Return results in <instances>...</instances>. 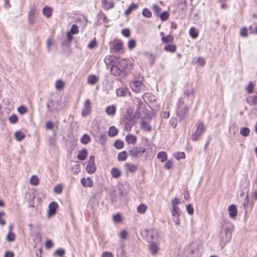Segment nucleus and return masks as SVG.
Wrapping results in <instances>:
<instances>
[{"mask_svg": "<svg viewBox=\"0 0 257 257\" xmlns=\"http://www.w3.org/2000/svg\"><path fill=\"white\" fill-rule=\"evenodd\" d=\"M106 65H111L110 71L114 75L118 76L124 72L127 67L125 59H120L113 55H107L104 59Z\"/></svg>", "mask_w": 257, "mask_h": 257, "instance_id": "nucleus-1", "label": "nucleus"}, {"mask_svg": "<svg viewBox=\"0 0 257 257\" xmlns=\"http://www.w3.org/2000/svg\"><path fill=\"white\" fill-rule=\"evenodd\" d=\"M231 225H226L222 227L220 233V239L221 242L225 244L229 242L232 236Z\"/></svg>", "mask_w": 257, "mask_h": 257, "instance_id": "nucleus-2", "label": "nucleus"}, {"mask_svg": "<svg viewBox=\"0 0 257 257\" xmlns=\"http://www.w3.org/2000/svg\"><path fill=\"white\" fill-rule=\"evenodd\" d=\"M188 111V107L185 104L183 98H180L178 100V108L176 110L178 116L180 118H184Z\"/></svg>", "mask_w": 257, "mask_h": 257, "instance_id": "nucleus-3", "label": "nucleus"}, {"mask_svg": "<svg viewBox=\"0 0 257 257\" xmlns=\"http://www.w3.org/2000/svg\"><path fill=\"white\" fill-rule=\"evenodd\" d=\"M196 125V131L191 136V139L193 141L198 140L206 130V127L202 122H198Z\"/></svg>", "mask_w": 257, "mask_h": 257, "instance_id": "nucleus-4", "label": "nucleus"}, {"mask_svg": "<svg viewBox=\"0 0 257 257\" xmlns=\"http://www.w3.org/2000/svg\"><path fill=\"white\" fill-rule=\"evenodd\" d=\"M132 90L135 92H141L145 90V86L142 80H134L130 83Z\"/></svg>", "mask_w": 257, "mask_h": 257, "instance_id": "nucleus-5", "label": "nucleus"}, {"mask_svg": "<svg viewBox=\"0 0 257 257\" xmlns=\"http://www.w3.org/2000/svg\"><path fill=\"white\" fill-rule=\"evenodd\" d=\"M38 15V12L37 7L31 6L28 14V22L29 24L33 25L36 22V18Z\"/></svg>", "mask_w": 257, "mask_h": 257, "instance_id": "nucleus-6", "label": "nucleus"}, {"mask_svg": "<svg viewBox=\"0 0 257 257\" xmlns=\"http://www.w3.org/2000/svg\"><path fill=\"white\" fill-rule=\"evenodd\" d=\"M140 117V114L138 113L136 110V112H134L133 109L129 108L127 109L126 113L125 114L123 118V120L135 122L136 118H138Z\"/></svg>", "mask_w": 257, "mask_h": 257, "instance_id": "nucleus-7", "label": "nucleus"}, {"mask_svg": "<svg viewBox=\"0 0 257 257\" xmlns=\"http://www.w3.org/2000/svg\"><path fill=\"white\" fill-rule=\"evenodd\" d=\"M95 157L93 156L89 157L88 164L86 166V171L89 174H92L96 171V166L94 163Z\"/></svg>", "mask_w": 257, "mask_h": 257, "instance_id": "nucleus-8", "label": "nucleus"}, {"mask_svg": "<svg viewBox=\"0 0 257 257\" xmlns=\"http://www.w3.org/2000/svg\"><path fill=\"white\" fill-rule=\"evenodd\" d=\"M146 151L145 149L142 148H134L129 152L130 155L134 158H139L142 156V154Z\"/></svg>", "mask_w": 257, "mask_h": 257, "instance_id": "nucleus-9", "label": "nucleus"}, {"mask_svg": "<svg viewBox=\"0 0 257 257\" xmlns=\"http://www.w3.org/2000/svg\"><path fill=\"white\" fill-rule=\"evenodd\" d=\"M146 232L147 233L148 237L153 241L157 240L159 237V232L157 229H147Z\"/></svg>", "mask_w": 257, "mask_h": 257, "instance_id": "nucleus-10", "label": "nucleus"}, {"mask_svg": "<svg viewBox=\"0 0 257 257\" xmlns=\"http://www.w3.org/2000/svg\"><path fill=\"white\" fill-rule=\"evenodd\" d=\"M149 250L153 255H156L160 250L159 244L155 241L151 242L149 245Z\"/></svg>", "mask_w": 257, "mask_h": 257, "instance_id": "nucleus-11", "label": "nucleus"}, {"mask_svg": "<svg viewBox=\"0 0 257 257\" xmlns=\"http://www.w3.org/2000/svg\"><path fill=\"white\" fill-rule=\"evenodd\" d=\"M91 102L89 100L87 99L85 102L84 108L82 111V115L85 117L89 114L91 111Z\"/></svg>", "mask_w": 257, "mask_h": 257, "instance_id": "nucleus-12", "label": "nucleus"}, {"mask_svg": "<svg viewBox=\"0 0 257 257\" xmlns=\"http://www.w3.org/2000/svg\"><path fill=\"white\" fill-rule=\"evenodd\" d=\"M143 99L146 102L152 103L156 101V97L151 93H147L144 94Z\"/></svg>", "mask_w": 257, "mask_h": 257, "instance_id": "nucleus-13", "label": "nucleus"}, {"mask_svg": "<svg viewBox=\"0 0 257 257\" xmlns=\"http://www.w3.org/2000/svg\"><path fill=\"white\" fill-rule=\"evenodd\" d=\"M58 207V205L56 202H51L49 205L48 215L50 216L51 215L55 214L56 213Z\"/></svg>", "mask_w": 257, "mask_h": 257, "instance_id": "nucleus-14", "label": "nucleus"}, {"mask_svg": "<svg viewBox=\"0 0 257 257\" xmlns=\"http://www.w3.org/2000/svg\"><path fill=\"white\" fill-rule=\"evenodd\" d=\"M81 183L84 187H91L93 185V181L90 177L82 178L81 179Z\"/></svg>", "mask_w": 257, "mask_h": 257, "instance_id": "nucleus-15", "label": "nucleus"}, {"mask_svg": "<svg viewBox=\"0 0 257 257\" xmlns=\"http://www.w3.org/2000/svg\"><path fill=\"white\" fill-rule=\"evenodd\" d=\"M228 211L229 212V216L231 218H234L237 213V210L236 206L232 204L230 205L228 207Z\"/></svg>", "mask_w": 257, "mask_h": 257, "instance_id": "nucleus-16", "label": "nucleus"}, {"mask_svg": "<svg viewBox=\"0 0 257 257\" xmlns=\"http://www.w3.org/2000/svg\"><path fill=\"white\" fill-rule=\"evenodd\" d=\"M124 168L126 172H134L137 170L138 166L130 163H126L124 165Z\"/></svg>", "mask_w": 257, "mask_h": 257, "instance_id": "nucleus-17", "label": "nucleus"}, {"mask_svg": "<svg viewBox=\"0 0 257 257\" xmlns=\"http://www.w3.org/2000/svg\"><path fill=\"white\" fill-rule=\"evenodd\" d=\"M53 9L50 7L45 6L43 8L42 13L47 18L51 17Z\"/></svg>", "mask_w": 257, "mask_h": 257, "instance_id": "nucleus-18", "label": "nucleus"}, {"mask_svg": "<svg viewBox=\"0 0 257 257\" xmlns=\"http://www.w3.org/2000/svg\"><path fill=\"white\" fill-rule=\"evenodd\" d=\"M77 23H79L83 27L86 26L87 20L84 15H79L77 18Z\"/></svg>", "mask_w": 257, "mask_h": 257, "instance_id": "nucleus-19", "label": "nucleus"}, {"mask_svg": "<svg viewBox=\"0 0 257 257\" xmlns=\"http://www.w3.org/2000/svg\"><path fill=\"white\" fill-rule=\"evenodd\" d=\"M128 92L127 89L125 87H120L116 89V93L117 96L122 97L125 96Z\"/></svg>", "mask_w": 257, "mask_h": 257, "instance_id": "nucleus-20", "label": "nucleus"}, {"mask_svg": "<svg viewBox=\"0 0 257 257\" xmlns=\"http://www.w3.org/2000/svg\"><path fill=\"white\" fill-rule=\"evenodd\" d=\"M98 81V77L93 74L89 75L87 78V82L91 85L96 84Z\"/></svg>", "mask_w": 257, "mask_h": 257, "instance_id": "nucleus-21", "label": "nucleus"}, {"mask_svg": "<svg viewBox=\"0 0 257 257\" xmlns=\"http://www.w3.org/2000/svg\"><path fill=\"white\" fill-rule=\"evenodd\" d=\"M111 175L113 178H118L121 175V172L117 168H112L111 170Z\"/></svg>", "mask_w": 257, "mask_h": 257, "instance_id": "nucleus-22", "label": "nucleus"}, {"mask_svg": "<svg viewBox=\"0 0 257 257\" xmlns=\"http://www.w3.org/2000/svg\"><path fill=\"white\" fill-rule=\"evenodd\" d=\"M87 156V151L86 149H83L79 151L77 155V158L79 160L83 161L86 159Z\"/></svg>", "mask_w": 257, "mask_h": 257, "instance_id": "nucleus-23", "label": "nucleus"}, {"mask_svg": "<svg viewBox=\"0 0 257 257\" xmlns=\"http://www.w3.org/2000/svg\"><path fill=\"white\" fill-rule=\"evenodd\" d=\"M125 141L128 144H135L137 142V138L132 134H128L125 137Z\"/></svg>", "mask_w": 257, "mask_h": 257, "instance_id": "nucleus-24", "label": "nucleus"}, {"mask_svg": "<svg viewBox=\"0 0 257 257\" xmlns=\"http://www.w3.org/2000/svg\"><path fill=\"white\" fill-rule=\"evenodd\" d=\"M113 49L116 52H119L122 49V42L120 40H116L114 42Z\"/></svg>", "mask_w": 257, "mask_h": 257, "instance_id": "nucleus-25", "label": "nucleus"}, {"mask_svg": "<svg viewBox=\"0 0 257 257\" xmlns=\"http://www.w3.org/2000/svg\"><path fill=\"white\" fill-rule=\"evenodd\" d=\"M101 2L103 7L106 10H109L114 7V5L113 2H108L107 0H102Z\"/></svg>", "mask_w": 257, "mask_h": 257, "instance_id": "nucleus-26", "label": "nucleus"}, {"mask_svg": "<svg viewBox=\"0 0 257 257\" xmlns=\"http://www.w3.org/2000/svg\"><path fill=\"white\" fill-rule=\"evenodd\" d=\"M141 128L146 132H150L151 130V126L148 123L143 120L140 122Z\"/></svg>", "mask_w": 257, "mask_h": 257, "instance_id": "nucleus-27", "label": "nucleus"}, {"mask_svg": "<svg viewBox=\"0 0 257 257\" xmlns=\"http://www.w3.org/2000/svg\"><path fill=\"white\" fill-rule=\"evenodd\" d=\"M181 214V210L178 207H172V215L173 217L179 218Z\"/></svg>", "mask_w": 257, "mask_h": 257, "instance_id": "nucleus-28", "label": "nucleus"}, {"mask_svg": "<svg viewBox=\"0 0 257 257\" xmlns=\"http://www.w3.org/2000/svg\"><path fill=\"white\" fill-rule=\"evenodd\" d=\"M116 111V107L114 105L108 106L106 109V113L109 115H113Z\"/></svg>", "mask_w": 257, "mask_h": 257, "instance_id": "nucleus-29", "label": "nucleus"}, {"mask_svg": "<svg viewBox=\"0 0 257 257\" xmlns=\"http://www.w3.org/2000/svg\"><path fill=\"white\" fill-rule=\"evenodd\" d=\"M157 158L160 159L162 162H164L167 159V154L164 151L160 152L158 153Z\"/></svg>", "mask_w": 257, "mask_h": 257, "instance_id": "nucleus-30", "label": "nucleus"}, {"mask_svg": "<svg viewBox=\"0 0 257 257\" xmlns=\"http://www.w3.org/2000/svg\"><path fill=\"white\" fill-rule=\"evenodd\" d=\"M248 102L251 105H255L257 104V95L249 96L247 98Z\"/></svg>", "mask_w": 257, "mask_h": 257, "instance_id": "nucleus-31", "label": "nucleus"}, {"mask_svg": "<svg viewBox=\"0 0 257 257\" xmlns=\"http://www.w3.org/2000/svg\"><path fill=\"white\" fill-rule=\"evenodd\" d=\"M176 48L175 45H167L164 47V50L167 52L173 53L176 51Z\"/></svg>", "mask_w": 257, "mask_h": 257, "instance_id": "nucleus-32", "label": "nucleus"}, {"mask_svg": "<svg viewBox=\"0 0 257 257\" xmlns=\"http://www.w3.org/2000/svg\"><path fill=\"white\" fill-rule=\"evenodd\" d=\"M138 8V5L135 3H132L128 8L125 11V14L126 15H129L131 14V13L137 9Z\"/></svg>", "mask_w": 257, "mask_h": 257, "instance_id": "nucleus-33", "label": "nucleus"}, {"mask_svg": "<svg viewBox=\"0 0 257 257\" xmlns=\"http://www.w3.org/2000/svg\"><path fill=\"white\" fill-rule=\"evenodd\" d=\"M162 41L164 43H172L174 41V38L172 35H168L162 38Z\"/></svg>", "mask_w": 257, "mask_h": 257, "instance_id": "nucleus-34", "label": "nucleus"}, {"mask_svg": "<svg viewBox=\"0 0 257 257\" xmlns=\"http://www.w3.org/2000/svg\"><path fill=\"white\" fill-rule=\"evenodd\" d=\"M118 133V131L116 127L112 126H111L108 132V135L110 137H114L116 136Z\"/></svg>", "mask_w": 257, "mask_h": 257, "instance_id": "nucleus-35", "label": "nucleus"}, {"mask_svg": "<svg viewBox=\"0 0 257 257\" xmlns=\"http://www.w3.org/2000/svg\"><path fill=\"white\" fill-rule=\"evenodd\" d=\"M15 137L17 141H21L25 137V135L21 132L18 131L15 132Z\"/></svg>", "mask_w": 257, "mask_h": 257, "instance_id": "nucleus-36", "label": "nucleus"}, {"mask_svg": "<svg viewBox=\"0 0 257 257\" xmlns=\"http://www.w3.org/2000/svg\"><path fill=\"white\" fill-rule=\"evenodd\" d=\"M127 157V153L125 151H122L118 155V160L119 161H125Z\"/></svg>", "mask_w": 257, "mask_h": 257, "instance_id": "nucleus-37", "label": "nucleus"}, {"mask_svg": "<svg viewBox=\"0 0 257 257\" xmlns=\"http://www.w3.org/2000/svg\"><path fill=\"white\" fill-rule=\"evenodd\" d=\"M190 36L193 39L196 38L198 36V32L194 27H192L189 31Z\"/></svg>", "mask_w": 257, "mask_h": 257, "instance_id": "nucleus-38", "label": "nucleus"}, {"mask_svg": "<svg viewBox=\"0 0 257 257\" xmlns=\"http://www.w3.org/2000/svg\"><path fill=\"white\" fill-rule=\"evenodd\" d=\"M255 86V84L253 82L250 81L248 85L246 87L245 90L248 93H252L253 92V90L254 89V87Z\"/></svg>", "mask_w": 257, "mask_h": 257, "instance_id": "nucleus-39", "label": "nucleus"}, {"mask_svg": "<svg viewBox=\"0 0 257 257\" xmlns=\"http://www.w3.org/2000/svg\"><path fill=\"white\" fill-rule=\"evenodd\" d=\"M152 10L156 14V16L159 17L160 16L161 9L158 5L154 4L152 6Z\"/></svg>", "mask_w": 257, "mask_h": 257, "instance_id": "nucleus-40", "label": "nucleus"}, {"mask_svg": "<svg viewBox=\"0 0 257 257\" xmlns=\"http://www.w3.org/2000/svg\"><path fill=\"white\" fill-rule=\"evenodd\" d=\"M147 209V206L144 204H141L138 207H137V211L138 213L140 214L144 213L146 211V210Z\"/></svg>", "mask_w": 257, "mask_h": 257, "instance_id": "nucleus-41", "label": "nucleus"}, {"mask_svg": "<svg viewBox=\"0 0 257 257\" xmlns=\"http://www.w3.org/2000/svg\"><path fill=\"white\" fill-rule=\"evenodd\" d=\"M250 130L248 127H243L240 130V134L244 137H247L249 135Z\"/></svg>", "mask_w": 257, "mask_h": 257, "instance_id": "nucleus-42", "label": "nucleus"}, {"mask_svg": "<svg viewBox=\"0 0 257 257\" xmlns=\"http://www.w3.org/2000/svg\"><path fill=\"white\" fill-rule=\"evenodd\" d=\"M64 86V82L61 80H58L55 83V87L58 90L62 89Z\"/></svg>", "mask_w": 257, "mask_h": 257, "instance_id": "nucleus-43", "label": "nucleus"}, {"mask_svg": "<svg viewBox=\"0 0 257 257\" xmlns=\"http://www.w3.org/2000/svg\"><path fill=\"white\" fill-rule=\"evenodd\" d=\"M125 122L124 124V128L127 131H130L132 129V126L135 123V122H132V121H128L124 120Z\"/></svg>", "mask_w": 257, "mask_h": 257, "instance_id": "nucleus-44", "label": "nucleus"}, {"mask_svg": "<svg viewBox=\"0 0 257 257\" xmlns=\"http://www.w3.org/2000/svg\"><path fill=\"white\" fill-rule=\"evenodd\" d=\"M63 189V186L62 184H58L54 187L53 191L57 194H60Z\"/></svg>", "mask_w": 257, "mask_h": 257, "instance_id": "nucleus-45", "label": "nucleus"}, {"mask_svg": "<svg viewBox=\"0 0 257 257\" xmlns=\"http://www.w3.org/2000/svg\"><path fill=\"white\" fill-rule=\"evenodd\" d=\"M90 137L86 134H84L81 140V143L84 145L87 144L90 142Z\"/></svg>", "mask_w": 257, "mask_h": 257, "instance_id": "nucleus-46", "label": "nucleus"}, {"mask_svg": "<svg viewBox=\"0 0 257 257\" xmlns=\"http://www.w3.org/2000/svg\"><path fill=\"white\" fill-rule=\"evenodd\" d=\"M142 14L145 17L147 18H150L152 17L151 12L147 8L143 9Z\"/></svg>", "mask_w": 257, "mask_h": 257, "instance_id": "nucleus-47", "label": "nucleus"}, {"mask_svg": "<svg viewBox=\"0 0 257 257\" xmlns=\"http://www.w3.org/2000/svg\"><path fill=\"white\" fill-rule=\"evenodd\" d=\"M30 182L31 185H37L39 184V179L36 176L33 175L31 177Z\"/></svg>", "mask_w": 257, "mask_h": 257, "instance_id": "nucleus-48", "label": "nucleus"}, {"mask_svg": "<svg viewBox=\"0 0 257 257\" xmlns=\"http://www.w3.org/2000/svg\"><path fill=\"white\" fill-rule=\"evenodd\" d=\"M174 157L177 159H184L185 158V154L184 152H176L174 154Z\"/></svg>", "mask_w": 257, "mask_h": 257, "instance_id": "nucleus-49", "label": "nucleus"}, {"mask_svg": "<svg viewBox=\"0 0 257 257\" xmlns=\"http://www.w3.org/2000/svg\"><path fill=\"white\" fill-rule=\"evenodd\" d=\"M6 238L9 241H13L15 239V235L12 231H9Z\"/></svg>", "mask_w": 257, "mask_h": 257, "instance_id": "nucleus-50", "label": "nucleus"}, {"mask_svg": "<svg viewBox=\"0 0 257 257\" xmlns=\"http://www.w3.org/2000/svg\"><path fill=\"white\" fill-rule=\"evenodd\" d=\"M9 120L11 123L14 124L18 122V118L16 114H13L9 117Z\"/></svg>", "mask_w": 257, "mask_h": 257, "instance_id": "nucleus-51", "label": "nucleus"}, {"mask_svg": "<svg viewBox=\"0 0 257 257\" xmlns=\"http://www.w3.org/2000/svg\"><path fill=\"white\" fill-rule=\"evenodd\" d=\"M160 17V19L162 21H165L167 20L169 17V14L167 12H163L161 15L160 14V16H159Z\"/></svg>", "mask_w": 257, "mask_h": 257, "instance_id": "nucleus-52", "label": "nucleus"}, {"mask_svg": "<svg viewBox=\"0 0 257 257\" xmlns=\"http://www.w3.org/2000/svg\"><path fill=\"white\" fill-rule=\"evenodd\" d=\"M123 142L121 141L117 140L115 142L114 146L117 149H120L123 147Z\"/></svg>", "mask_w": 257, "mask_h": 257, "instance_id": "nucleus-53", "label": "nucleus"}, {"mask_svg": "<svg viewBox=\"0 0 257 257\" xmlns=\"http://www.w3.org/2000/svg\"><path fill=\"white\" fill-rule=\"evenodd\" d=\"M69 32H70L72 35H74V34H76L78 33V32H79L78 27L76 25H74V24L71 27L70 31Z\"/></svg>", "mask_w": 257, "mask_h": 257, "instance_id": "nucleus-54", "label": "nucleus"}, {"mask_svg": "<svg viewBox=\"0 0 257 257\" xmlns=\"http://www.w3.org/2000/svg\"><path fill=\"white\" fill-rule=\"evenodd\" d=\"M97 44L95 39L92 40L88 45L89 49H94L97 47Z\"/></svg>", "mask_w": 257, "mask_h": 257, "instance_id": "nucleus-55", "label": "nucleus"}, {"mask_svg": "<svg viewBox=\"0 0 257 257\" xmlns=\"http://www.w3.org/2000/svg\"><path fill=\"white\" fill-rule=\"evenodd\" d=\"M99 141L101 144H104L106 141L107 136L105 134H101L99 135Z\"/></svg>", "mask_w": 257, "mask_h": 257, "instance_id": "nucleus-56", "label": "nucleus"}, {"mask_svg": "<svg viewBox=\"0 0 257 257\" xmlns=\"http://www.w3.org/2000/svg\"><path fill=\"white\" fill-rule=\"evenodd\" d=\"M127 236L128 233L125 230H122L119 233V237L122 239H125Z\"/></svg>", "mask_w": 257, "mask_h": 257, "instance_id": "nucleus-57", "label": "nucleus"}, {"mask_svg": "<svg viewBox=\"0 0 257 257\" xmlns=\"http://www.w3.org/2000/svg\"><path fill=\"white\" fill-rule=\"evenodd\" d=\"M136 46V42L134 39L130 40L128 42V47L130 50L133 49Z\"/></svg>", "mask_w": 257, "mask_h": 257, "instance_id": "nucleus-58", "label": "nucleus"}, {"mask_svg": "<svg viewBox=\"0 0 257 257\" xmlns=\"http://www.w3.org/2000/svg\"><path fill=\"white\" fill-rule=\"evenodd\" d=\"M65 250L64 249L60 248L55 251L54 255H58L59 256L62 257L65 254Z\"/></svg>", "mask_w": 257, "mask_h": 257, "instance_id": "nucleus-59", "label": "nucleus"}, {"mask_svg": "<svg viewBox=\"0 0 257 257\" xmlns=\"http://www.w3.org/2000/svg\"><path fill=\"white\" fill-rule=\"evenodd\" d=\"M18 111L21 114H23L27 112V108L23 105H21L18 108Z\"/></svg>", "mask_w": 257, "mask_h": 257, "instance_id": "nucleus-60", "label": "nucleus"}, {"mask_svg": "<svg viewBox=\"0 0 257 257\" xmlns=\"http://www.w3.org/2000/svg\"><path fill=\"white\" fill-rule=\"evenodd\" d=\"M173 161L169 160L165 164V168L167 170H169L173 167Z\"/></svg>", "mask_w": 257, "mask_h": 257, "instance_id": "nucleus-61", "label": "nucleus"}, {"mask_svg": "<svg viewBox=\"0 0 257 257\" xmlns=\"http://www.w3.org/2000/svg\"><path fill=\"white\" fill-rule=\"evenodd\" d=\"M114 221L120 222L121 221V216L119 213H117L113 216Z\"/></svg>", "mask_w": 257, "mask_h": 257, "instance_id": "nucleus-62", "label": "nucleus"}, {"mask_svg": "<svg viewBox=\"0 0 257 257\" xmlns=\"http://www.w3.org/2000/svg\"><path fill=\"white\" fill-rule=\"evenodd\" d=\"M197 63L200 66H203L205 64V61L203 58L199 57L197 58Z\"/></svg>", "mask_w": 257, "mask_h": 257, "instance_id": "nucleus-63", "label": "nucleus"}, {"mask_svg": "<svg viewBox=\"0 0 257 257\" xmlns=\"http://www.w3.org/2000/svg\"><path fill=\"white\" fill-rule=\"evenodd\" d=\"M250 33L252 34H257V26L256 25H252L249 27Z\"/></svg>", "mask_w": 257, "mask_h": 257, "instance_id": "nucleus-64", "label": "nucleus"}]
</instances>
